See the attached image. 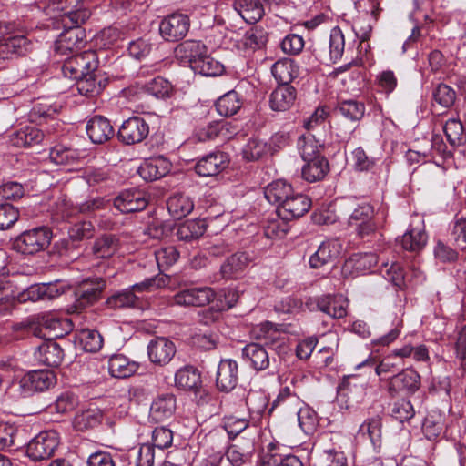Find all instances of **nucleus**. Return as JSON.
<instances>
[{
    "mask_svg": "<svg viewBox=\"0 0 466 466\" xmlns=\"http://www.w3.org/2000/svg\"><path fill=\"white\" fill-rule=\"evenodd\" d=\"M342 215L347 216V226L360 238L372 236L379 228L377 214L371 203L357 198H347L339 205Z\"/></svg>",
    "mask_w": 466,
    "mask_h": 466,
    "instance_id": "obj_1",
    "label": "nucleus"
},
{
    "mask_svg": "<svg viewBox=\"0 0 466 466\" xmlns=\"http://www.w3.org/2000/svg\"><path fill=\"white\" fill-rule=\"evenodd\" d=\"M56 382V377L53 370H31L20 379L15 380L8 387L7 393L15 399L25 398L50 389Z\"/></svg>",
    "mask_w": 466,
    "mask_h": 466,
    "instance_id": "obj_2",
    "label": "nucleus"
},
{
    "mask_svg": "<svg viewBox=\"0 0 466 466\" xmlns=\"http://www.w3.org/2000/svg\"><path fill=\"white\" fill-rule=\"evenodd\" d=\"M52 232L46 227H38L20 234L14 241V248L25 255H34L48 248Z\"/></svg>",
    "mask_w": 466,
    "mask_h": 466,
    "instance_id": "obj_3",
    "label": "nucleus"
},
{
    "mask_svg": "<svg viewBox=\"0 0 466 466\" xmlns=\"http://www.w3.org/2000/svg\"><path fill=\"white\" fill-rule=\"evenodd\" d=\"M365 105L362 102L350 99L341 101L337 110L350 124L345 126L342 122L336 126L337 136L341 141H349L357 127V123L363 117L365 114Z\"/></svg>",
    "mask_w": 466,
    "mask_h": 466,
    "instance_id": "obj_4",
    "label": "nucleus"
},
{
    "mask_svg": "<svg viewBox=\"0 0 466 466\" xmlns=\"http://www.w3.org/2000/svg\"><path fill=\"white\" fill-rule=\"evenodd\" d=\"M81 24L69 23L57 36L54 50L57 55L66 56L77 52L85 45L86 33Z\"/></svg>",
    "mask_w": 466,
    "mask_h": 466,
    "instance_id": "obj_5",
    "label": "nucleus"
},
{
    "mask_svg": "<svg viewBox=\"0 0 466 466\" xmlns=\"http://www.w3.org/2000/svg\"><path fill=\"white\" fill-rule=\"evenodd\" d=\"M59 444V436L56 431H45L37 434L27 444L26 453L34 461L50 458Z\"/></svg>",
    "mask_w": 466,
    "mask_h": 466,
    "instance_id": "obj_6",
    "label": "nucleus"
},
{
    "mask_svg": "<svg viewBox=\"0 0 466 466\" xmlns=\"http://www.w3.org/2000/svg\"><path fill=\"white\" fill-rule=\"evenodd\" d=\"M53 9L62 13L63 26L69 23L83 24L91 15V12L83 0H52Z\"/></svg>",
    "mask_w": 466,
    "mask_h": 466,
    "instance_id": "obj_7",
    "label": "nucleus"
},
{
    "mask_svg": "<svg viewBox=\"0 0 466 466\" xmlns=\"http://www.w3.org/2000/svg\"><path fill=\"white\" fill-rule=\"evenodd\" d=\"M216 298L215 290L208 286L190 287L180 289L173 297V303L185 307H203Z\"/></svg>",
    "mask_w": 466,
    "mask_h": 466,
    "instance_id": "obj_8",
    "label": "nucleus"
},
{
    "mask_svg": "<svg viewBox=\"0 0 466 466\" xmlns=\"http://www.w3.org/2000/svg\"><path fill=\"white\" fill-rule=\"evenodd\" d=\"M354 380H356V377H349L339 387L336 400L340 409H353L364 400L366 388L363 384L354 383Z\"/></svg>",
    "mask_w": 466,
    "mask_h": 466,
    "instance_id": "obj_9",
    "label": "nucleus"
},
{
    "mask_svg": "<svg viewBox=\"0 0 466 466\" xmlns=\"http://www.w3.org/2000/svg\"><path fill=\"white\" fill-rule=\"evenodd\" d=\"M189 26L190 21L187 15L174 13L161 21L159 32L167 41H178L186 36Z\"/></svg>",
    "mask_w": 466,
    "mask_h": 466,
    "instance_id": "obj_10",
    "label": "nucleus"
},
{
    "mask_svg": "<svg viewBox=\"0 0 466 466\" xmlns=\"http://www.w3.org/2000/svg\"><path fill=\"white\" fill-rule=\"evenodd\" d=\"M343 244L339 238H330L323 241L319 248L309 258V265L319 268L334 262L342 253Z\"/></svg>",
    "mask_w": 466,
    "mask_h": 466,
    "instance_id": "obj_11",
    "label": "nucleus"
},
{
    "mask_svg": "<svg viewBox=\"0 0 466 466\" xmlns=\"http://www.w3.org/2000/svg\"><path fill=\"white\" fill-rule=\"evenodd\" d=\"M148 133V124L140 116H132L123 122L118 137L127 145H133L142 142Z\"/></svg>",
    "mask_w": 466,
    "mask_h": 466,
    "instance_id": "obj_12",
    "label": "nucleus"
},
{
    "mask_svg": "<svg viewBox=\"0 0 466 466\" xmlns=\"http://www.w3.org/2000/svg\"><path fill=\"white\" fill-rule=\"evenodd\" d=\"M177 352L175 343L167 338L157 337L147 345V355L150 361L156 365L168 364Z\"/></svg>",
    "mask_w": 466,
    "mask_h": 466,
    "instance_id": "obj_13",
    "label": "nucleus"
},
{
    "mask_svg": "<svg viewBox=\"0 0 466 466\" xmlns=\"http://www.w3.org/2000/svg\"><path fill=\"white\" fill-rule=\"evenodd\" d=\"M148 204L147 194L136 188L122 191L114 200V206L122 213L141 211Z\"/></svg>",
    "mask_w": 466,
    "mask_h": 466,
    "instance_id": "obj_14",
    "label": "nucleus"
},
{
    "mask_svg": "<svg viewBox=\"0 0 466 466\" xmlns=\"http://www.w3.org/2000/svg\"><path fill=\"white\" fill-rule=\"evenodd\" d=\"M311 206V200L301 193L293 192L277 209V214L284 219H294L305 215Z\"/></svg>",
    "mask_w": 466,
    "mask_h": 466,
    "instance_id": "obj_15",
    "label": "nucleus"
},
{
    "mask_svg": "<svg viewBox=\"0 0 466 466\" xmlns=\"http://www.w3.org/2000/svg\"><path fill=\"white\" fill-rule=\"evenodd\" d=\"M420 386V375L413 370H407L390 379L388 391L391 396L400 391L412 394L419 390Z\"/></svg>",
    "mask_w": 466,
    "mask_h": 466,
    "instance_id": "obj_16",
    "label": "nucleus"
},
{
    "mask_svg": "<svg viewBox=\"0 0 466 466\" xmlns=\"http://www.w3.org/2000/svg\"><path fill=\"white\" fill-rule=\"evenodd\" d=\"M228 162V158L225 153L215 151L201 157L196 164L195 170L200 177H213L223 171Z\"/></svg>",
    "mask_w": 466,
    "mask_h": 466,
    "instance_id": "obj_17",
    "label": "nucleus"
},
{
    "mask_svg": "<svg viewBox=\"0 0 466 466\" xmlns=\"http://www.w3.org/2000/svg\"><path fill=\"white\" fill-rule=\"evenodd\" d=\"M32 42L22 35L4 37L0 40V62L14 56H24L32 49Z\"/></svg>",
    "mask_w": 466,
    "mask_h": 466,
    "instance_id": "obj_18",
    "label": "nucleus"
},
{
    "mask_svg": "<svg viewBox=\"0 0 466 466\" xmlns=\"http://www.w3.org/2000/svg\"><path fill=\"white\" fill-rule=\"evenodd\" d=\"M238 380V363L231 360H222L217 370L216 385L220 391L229 392L232 390Z\"/></svg>",
    "mask_w": 466,
    "mask_h": 466,
    "instance_id": "obj_19",
    "label": "nucleus"
},
{
    "mask_svg": "<svg viewBox=\"0 0 466 466\" xmlns=\"http://www.w3.org/2000/svg\"><path fill=\"white\" fill-rule=\"evenodd\" d=\"M106 283L102 279H96L94 281H85L75 291L76 310L82 309L87 305L96 301L102 290L105 289Z\"/></svg>",
    "mask_w": 466,
    "mask_h": 466,
    "instance_id": "obj_20",
    "label": "nucleus"
},
{
    "mask_svg": "<svg viewBox=\"0 0 466 466\" xmlns=\"http://www.w3.org/2000/svg\"><path fill=\"white\" fill-rule=\"evenodd\" d=\"M206 52V46L197 40H187L179 44L175 49L176 57L180 64L190 68L193 66V62H197Z\"/></svg>",
    "mask_w": 466,
    "mask_h": 466,
    "instance_id": "obj_21",
    "label": "nucleus"
},
{
    "mask_svg": "<svg viewBox=\"0 0 466 466\" xmlns=\"http://www.w3.org/2000/svg\"><path fill=\"white\" fill-rule=\"evenodd\" d=\"M34 356L42 364L57 367L63 360L64 351L57 342L48 339L37 347Z\"/></svg>",
    "mask_w": 466,
    "mask_h": 466,
    "instance_id": "obj_22",
    "label": "nucleus"
},
{
    "mask_svg": "<svg viewBox=\"0 0 466 466\" xmlns=\"http://www.w3.org/2000/svg\"><path fill=\"white\" fill-rule=\"evenodd\" d=\"M297 98V91L290 85H279L271 93L269 106L273 111L284 112L292 107Z\"/></svg>",
    "mask_w": 466,
    "mask_h": 466,
    "instance_id": "obj_23",
    "label": "nucleus"
},
{
    "mask_svg": "<svg viewBox=\"0 0 466 466\" xmlns=\"http://www.w3.org/2000/svg\"><path fill=\"white\" fill-rule=\"evenodd\" d=\"M86 133L95 144H103L114 135V128L109 120L101 116H95L86 124Z\"/></svg>",
    "mask_w": 466,
    "mask_h": 466,
    "instance_id": "obj_24",
    "label": "nucleus"
},
{
    "mask_svg": "<svg viewBox=\"0 0 466 466\" xmlns=\"http://www.w3.org/2000/svg\"><path fill=\"white\" fill-rule=\"evenodd\" d=\"M242 358L248 365L257 371L268 368L270 359L264 347L258 343H250L242 349Z\"/></svg>",
    "mask_w": 466,
    "mask_h": 466,
    "instance_id": "obj_25",
    "label": "nucleus"
},
{
    "mask_svg": "<svg viewBox=\"0 0 466 466\" xmlns=\"http://www.w3.org/2000/svg\"><path fill=\"white\" fill-rule=\"evenodd\" d=\"M170 164L163 157L145 160L138 167V174L145 180H157L169 171Z\"/></svg>",
    "mask_w": 466,
    "mask_h": 466,
    "instance_id": "obj_26",
    "label": "nucleus"
},
{
    "mask_svg": "<svg viewBox=\"0 0 466 466\" xmlns=\"http://www.w3.org/2000/svg\"><path fill=\"white\" fill-rule=\"evenodd\" d=\"M231 127L230 123L228 121H214L198 128L196 132V136L199 141L210 140L216 137L228 139L235 133L234 131H231Z\"/></svg>",
    "mask_w": 466,
    "mask_h": 466,
    "instance_id": "obj_27",
    "label": "nucleus"
},
{
    "mask_svg": "<svg viewBox=\"0 0 466 466\" xmlns=\"http://www.w3.org/2000/svg\"><path fill=\"white\" fill-rule=\"evenodd\" d=\"M44 137L43 130L33 126H27L14 132L10 136V142L17 147H27L39 144Z\"/></svg>",
    "mask_w": 466,
    "mask_h": 466,
    "instance_id": "obj_28",
    "label": "nucleus"
},
{
    "mask_svg": "<svg viewBox=\"0 0 466 466\" xmlns=\"http://www.w3.org/2000/svg\"><path fill=\"white\" fill-rule=\"evenodd\" d=\"M234 9L248 24H255L264 15V7L260 1L257 0H235Z\"/></svg>",
    "mask_w": 466,
    "mask_h": 466,
    "instance_id": "obj_29",
    "label": "nucleus"
},
{
    "mask_svg": "<svg viewBox=\"0 0 466 466\" xmlns=\"http://www.w3.org/2000/svg\"><path fill=\"white\" fill-rule=\"evenodd\" d=\"M294 192L292 187L284 180H276L268 184L264 195L267 200L277 206V209L288 199Z\"/></svg>",
    "mask_w": 466,
    "mask_h": 466,
    "instance_id": "obj_30",
    "label": "nucleus"
},
{
    "mask_svg": "<svg viewBox=\"0 0 466 466\" xmlns=\"http://www.w3.org/2000/svg\"><path fill=\"white\" fill-rule=\"evenodd\" d=\"M271 73L279 85H289L299 75V68L291 59L277 61L271 67Z\"/></svg>",
    "mask_w": 466,
    "mask_h": 466,
    "instance_id": "obj_31",
    "label": "nucleus"
},
{
    "mask_svg": "<svg viewBox=\"0 0 466 466\" xmlns=\"http://www.w3.org/2000/svg\"><path fill=\"white\" fill-rule=\"evenodd\" d=\"M176 410V399L172 394L159 396L150 407V416L156 421L170 418Z\"/></svg>",
    "mask_w": 466,
    "mask_h": 466,
    "instance_id": "obj_32",
    "label": "nucleus"
},
{
    "mask_svg": "<svg viewBox=\"0 0 466 466\" xmlns=\"http://www.w3.org/2000/svg\"><path fill=\"white\" fill-rule=\"evenodd\" d=\"M315 302L318 309L334 319L343 318L347 313L345 301L341 297L322 296L316 299Z\"/></svg>",
    "mask_w": 466,
    "mask_h": 466,
    "instance_id": "obj_33",
    "label": "nucleus"
},
{
    "mask_svg": "<svg viewBox=\"0 0 466 466\" xmlns=\"http://www.w3.org/2000/svg\"><path fill=\"white\" fill-rule=\"evenodd\" d=\"M324 146V141L317 138L315 134L310 132L302 135L298 139L297 147L303 160L322 157L319 149Z\"/></svg>",
    "mask_w": 466,
    "mask_h": 466,
    "instance_id": "obj_34",
    "label": "nucleus"
},
{
    "mask_svg": "<svg viewBox=\"0 0 466 466\" xmlns=\"http://www.w3.org/2000/svg\"><path fill=\"white\" fill-rule=\"evenodd\" d=\"M304 162L305 165L301 170L302 177L309 182L321 180L329 170V164L324 157H317Z\"/></svg>",
    "mask_w": 466,
    "mask_h": 466,
    "instance_id": "obj_35",
    "label": "nucleus"
},
{
    "mask_svg": "<svg viewBox=\"0 0 466 466\" xmlns=\"http://www.w3.org/2000/svg\"><path fill=\"white\" fill-rule=\"evenodd\" d=\"M428 236L423 227L410 228L400 239L401 247L408 251L419 252L424 248Z\"/></svg>",
    "mask_w": 466,
    "mask_h": 466,
    "instance_id": "obj_36",
    "label": "nucleus"
},
{
    "mask_svg": "<svg viewBox=\"0 0 466 466\" xmlns=\"http://www.w3.org/2000/svg\"><path fill=\"white\" fill-rule=\"evenodd\" d=\"M138 366L130 361L127 357L121 354L113 355L108 360V370L109 373L119 379H124L133 375Z\"/></svg>",
    "mask_w": 466,
    "mask_h": 466,
    "instance_id": "obj_37",
    "label": "nucleus"
},
{
    "mask_svg": "<svg viewBox=\"0 0 466 466\" xmlns=\"http://www.w3.org/2000/svg\"><path fill=\"white\" fill-rule=\"evenodd\" d=\"M249 257L245 252H238L228 258L221 265L220 272L225 279H234L248 265Z\"/></svg>",
    "mask_w": 466,
    "mask_h": 466,
    "instance_id": "obj_38",
    "label": "nucleus"
},
{
    "mask_svg": "<svg viewBox=\"0 0 466 466\" xmlns=\"http://www.w3.org/2000/svg\"><path fill=\"white\" fill-rule=\"evenodd\" d=\"M193 208L194 202L192 198L181 193L174 194L167 200V209L170 215L177 219L187 216Z\"/></svg>",
    "mask_w": 466,
    "mask_h": 466,
    "instance_id": "obj_39",
    "label": "nucleus"
},
{
    "mask_svg": "<svg viewBox=\"0 0 466 466\" xmlns=\"http://www.w3.org/2000/svg\"><path fill=\"white\" fill-rule=\"evenodd\" d=\"M207 229V223L203 219H188L181 223L177 230L180 240L193 241L199 238Z\"/></svg>",
    "mask_w": 466,
    "mask_h": 466,
    "instance_id": "obj_40",
    "label": "nucleus"
},
{
    "mask_svg": "<svg viewBox=\"0 0 466 466\" xmlns=\"http://www.w3.org/2000/svg\"><path fill=\"white\" fill-rule=\"evenodd\" d=\"M191 69L204 76H218L224 72V66L206 52L197 62H193Z\"/></svg>",
    "mask_w": 466,
    "mask_h": 466,
    "instance_id": "obj_41",
    "label": "nucleus"
},
{
    "mask_svg": "<svg viewBox=\"0 0 466 466\" xmlns=\"http://www.w3.org/2000/svg\"><path fill=\"white\" fill-rule=\"evenodd\" d=\"M381 419L373 417L367 419L360 426L359 433L370 440L374 449L380 448L381 444Z\"/></svg>",
    "mask_w": 466,
    "mask_h": 466,
    "instance_id": "obj_42",
    "label": "nucleus"
},
{
    "mask_svg": "<svg viewBox=\"0 0 466 466\" xmlns=\"http://www.w3.org/2000/svg\"><path fill=\"white\" fill-rule=\"evenodd\" d=\"M175 383L185 390H195L201 383L200 374L193 367L182 368L175 374Z\"/></svg>",
    "mask_w": 466,
    "mask_h": 466,
    "instance_id": "obj_43",
    "label": "nucleus"
},
{
    "mask_svg": "<svg viewBox=\"0 0 466 466\" xmlns=\"http://www.w3.org/2000/svg\"><path fill=\"white\" fill-rule=\"evenodd\" d=\"M241 105L239 95L236 91H229L218 99L216 108L219 115L230 116L240 109Z\"/></svg>",
    "mask_w": 466,
    "mask_h": 466,
    "instance_id": "obj_44",
    "label": "nucleus"
},
{
    "mask_svg": "<svg viewBox=\"0 0 466 466\" xmlns=\"http://www.w3.org/2000/svg\"><path fill=\"white\" fill-rule=\"evenodd\" d=\"M102 413L99 410L89 409L76 415L74 427L77 431H86L100 424Z\"/></svg>",
    "mask_w": 466,
    "mask_h": 466,
    "instance_id": "obj_45",
    "label": "nucleus"
},
{
    "mask_svg": "<svg viewBox=\"0 0 466 466\" xmlns=\"http://www.w3.org/2000/svg\"><path fill=\"white\" fill-rule=\"evenodd\" d=\"M117 244L115 237L104 235L97 238L92 247V254L96 258H107L116 251Z\"/></svg>",
    "mask_w": 466,
    "mask_h": 466,
    "instance_id": "obj_46",
    "label": "nucleus"
},
{
    "mask_svg": "<svg viewBox=\"0 0 466 466\" xmlns=\"http://www.w3.org/2000/svg\"><path fill=\"white\" fill-rule=\"evenodd\" d=\"M377 262L378 258L374 253L355 254L346 262V267L353 268L357 273L364 274L370 270Z\"/></svg>",
    "mask_w": 466,
    "mask_h": 466,
    "instance_id": "obj_47",
    "label": "nucleus"
},
{
    "mask_svg": "<svg viewBox=\"0 0 466 466\" xmlns=\"http://www.w3.org/2000/svg\"><path fill=\"white\" fill-rule=\"evenodd\" d=\"M39 325L48 331L50 337H62L66 332L65 326L70 329L67 319H60L53 315H43L39 319Z\"/></svg>",
    "mask_w": 466,
    "mask_h": 466,
    "instance_id": "obj_48",
    "label": "nucleus"
},
{
    "mask_svg": "<svg viewBox=\"0 0 466 466\" xmlns=\"http://www.w3.org/2000/svg\"><path fill=\"white\" fill-rule=\"evenodd\" d=\"M267 37L262 29L251 28L248 30L240 41L242 49L247 52H254L265 46Z\"/></svg>",
    "mask_w": 466,
    "mask_h": 466,
    "instance_id": "obj_49",
    "label": "nucleus"
},
{
    "mask_svg": "<svg viewBox=\"0 0 466 466\" xmlns=\"http://www.w3.org/2000/svg\"><path fill=\"white\" fill-rule=\"evenodd\" d=\"M49 158L56 165H71L79 158V153L76 149L58 145L51 148Z\"/></svg>",
    "mask_w": 466,
    "mask_h": 466,
    "instance_id": "obj_50",
    "label": "nucleus"
},
{
    "mask_svg": "<svg viewBox=\"0 0 466 466\" xmlns=\"http://www.w3.org/2000/svg\"><path fill=\"white\" fill-rule=\"evenodd\" d=\"M447 140L452 147L460 146L465 139L464 129L458 119H449L443 127Z\"/></svg>",
    "mask_w": 466,
    "mask_h": 466,
    "instance_id": "obj_51",
    "label": "nucleus"
},
{
    "mask_svg": "<svg viewBox=\"0 0 466 466\" xmlns=\"http://www.w3.org/2000/svg\"><path fill=\"white\" fill-rule=\"evenodd\" d=\"M267 152V143L258 138H250L242 149L243 157L247 161H257Z\"/></svg>",
    "mask_w": 466,
    "mask_h": 466,
    "instance_id": "obj_52",
    "label": "nucleus"
},
{
    "mask_svg": "<svg viewBox=\"0 0 466 466\" xmlns=\"http://www.w3.org/2000/svg\"><path fill=\"white\" fill-rule=\"evenodd\" d=\"M278 218L269 219L264 227V234L268 238H283L289 232V226L288 221L277 215Z\"/></svg>",
    "mask_w": 466,
    "mask_h": 466,
    "instance_id": "obj_53",
    "label": "nucleus"
},
{
    "mask_svg": "<svg viewBox=\"0 0 466 466\" xmlns=\"http://www.w3.org/2000/svg\"><path fill=\"white\" fill-rule=\"evenodd\" d=\"M145 89L149 95L157 98H165L170 96L172 87L167 80L157 76L145 84Z\"/></svg>",
    "mask_w": 466,
    "mask_h": 466,
    "instance_id": "obj_54",
    "label": "nucleus"
},
{
    "mask_svg": "<svg viewBox=\"0 0 466 466\" xmlns=\"http://www.w3.org/2000/svg\"><path fill=\"white\" fill-rule=\"evenodd\" d=\"M298 421L306 434H311L318 425V416L311 408L305 406L298 411Z\"/></svg>",
    "mask_w": 466,
    "mask_h": 466,
    "instance_id": "obj_55",
    "label": "nucleus"
},
{
    "mask_svg": "<svg viewBox=\"0 0 466 466\" xmlns=\"http://www.w3.org/2000/svg\"><path fill=\"white\" fill-rule=\"evenodd\" d=\"M83 68L82 56L78 54L65 61L62 72L66 77L76 80L85 76Z\"/></svg>",
    "mask_w": 466,
    "mask_h": 466,
    "instance_id": "obj_56",
    "label": "nucleus"
},
{
    "mask_svg": "<svg viewBox=\"0 0 466 466\" xmlns=\"http://www.w3.org/2000/svg\"><path fill=\"white\" fill-rule=\"evenodd\" d=\"M76 89L82 96H93L102 89V86L97 83L95 75H85L81 78L76 79Z\"/></svg>",
    "mask_w": 466,
    "mask_h": 466,
    "instance_id": "obj_57",
    "label": "nucleus"
},
{
    "mask_svg": "<svg viewBox=\"0 0 466 466\" xmlns=\"http://www.w3.org/2000/svg\"><path fill=\"white\" fill-rule=\"evenodd\" d=\"M329 44L330 59L335 62L342 56L345 46L344 35L339 27L331 29Z\"/></svg>",
    "mask_w": 466,
    "mask_h": 466,
    "instance_id": "obj_58",
    "label": "nucleus"
},
{
    "mask_svg": "<svg viewBox=\"0 0 466 466\" xmlns=\"http://www.w3.org/2000/svg\"><path fill=\"white\" fill-rule=\"evenodd\" d=\"M433 99L443 108H449L455 102L456 93L448 85L440 84L433 91Z\"/></svg>",
    "mask_w": 466,
    "mask_h": 466,
    "instance_id": "obj_59",
    "label": "nucleus"
},
{
    "mask_svg": "<svg viewBox=\"0 0 466 466\" xmlns=\"http://www.w3.org/2000/svg\"><path fill=\"white\" fill-rule=\"evenodd\" d=\"M351 161L354 168L358 171H369L376 163L375 158L369 157L361 147L351 152Z\"/></svg>",
    "mask_w": 466,
    "mask_h": 466,
    "instance_id": "obj_60",
    "label": "nucleus"
},
{
    "mask_svg": "<svg viewBox=\"0 0 466 466\" xmlns=\"http://www.w3.org/2000/svg\"><path fill=\"white\" fill-rule=\"evenodd\" d=\"M18 430L15 425L0 423V450L18 446L16 443Z\"/></svg>",
    "mask_w": 466,
    "mask_h": 466,
    "instance_id": "obj_61",
    "label": "nucleus"
},
{
    "mask_svg": "<svg viewBox=\"0 0 466 466\" xmlns=\"http://www.w3.org/2000/svg\"><path fill=\"white\" fill-rule=\"evenodd\" d=\"M80 339L84 350L88 352H96L103 346V338L96 330H83Z\"/></svg>",
    "mask_w": 466,
    "mask_h": 466,
    "instance_id": "obj_62",
    "label": "nucleus"
},
{
    "mask_svg": "<svg viewBox=\"0 0 466 466\" xmlns=\"http://www.w3.org/2000/svg\"><path fill=\"white\" fill-rule=\"evenodd\" d=\"M415 414L410 401L400 400L396 401L390 410V415L400 422L410 420Z\"/></svg>",
    "mask_w": 466,
    "mask_h": 466,
    "instance_id": "obj_63",
    "label": "nucleus"
},
{
    "mask_svg": "<svg viewBox=\"0 0 466 466\" xmlns=\"http://www.w3.org/2000/svg\"><path fill=\"white\" fill-rule=\"evenodd\" d=\"M224 428L230 439H234L245 430L250 429L249 421L247 419L235 416L225 418Z\"/></svg>",
    "mask_w": 466,
    "mask_h": 466,
    "instance_id": "obj_64",
    "label": "nucleus"
}]
</instances>
